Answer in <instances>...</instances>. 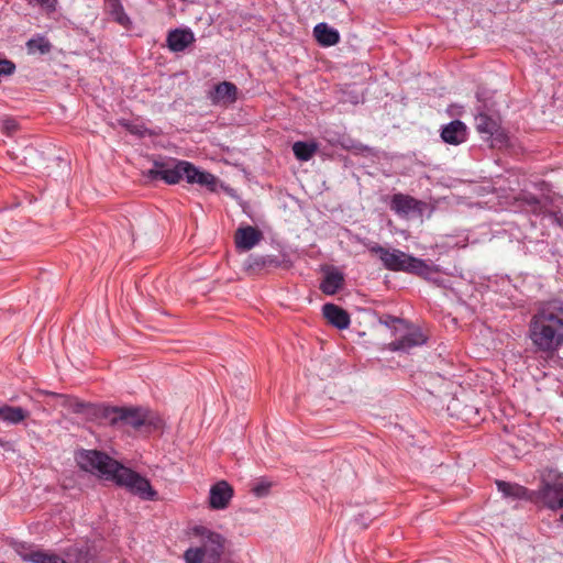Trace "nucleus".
Segmentation results:
<instances>
[{
    "mask_svg": "<svg viewBox=\"0 0 563 563\" xmlns=\"http://www.w3.org/2000/svg\"><path fill=\"white\" fill-rule=\"evenodd\" d=\"M76 460L80 468L115 482L141 499L154 500L157 497V492L152 487L147 478L119 464L101 452L82 451L77 454Z\"/></svg>",
    "mask_w": 563,
    "mask_h": 563,
    "instance_id": "nucleus-1",
    "label": "nucleus"
},
{
    "mask_svg": "<svg viewBox=\"0 0 563 563\" xmlns=\"http://www.w3.org/2000/svg\"><path fill=\"white\" fill-rule=\"evenodd\" d=\"M528 338L538 353L553 355L563 346V300L539 305L529 321Z\"/></svg>",
    "mask_w": 563,
    "mask_h": 563,
    "instance_id": "nucleus-2",
    "label": "nucleus"
},
{
    "mask_svg": "<svg viewBox=\"0 0 563 563\" xmlns=\"http://www.w3.org/2000/svg\"><path fill=\"white\" fill-rule=\"evenodd\" d=\"M191 536L196 544L184 552L185 563H222L227 549V538L209 527H192Z\"/></svg>",
    "mask_w": 563,
    "mask_h": 563,
    "instance_id": "nucleus-3",
    "label": "nucleus"
},
{
    "mask_svg": "<svg viewBox=\"0 0 563 563\" xmlns=\"http://www.w3.org/2000/svg\"><path fill=\"white\" fill-rule=\"evenodd\" d=\"M148 179H163L169 185L180 181L183 177L189 184H198L214 191L217 188V177L211 173L198 169L194 164L186 161H178L173 164L155 163L154 168L146 172Z\"/></svg>",
    "mask_w": 563,
    "mask_h": 563,
    "instance_id": "nucleus-4",
    "label": "nucleus"
},
{
    "mask_svg": "<svg viewBox=\"0 0 563 563\" xmlns=\"http://www.w3.org/2000/svg\"><path fill=\"white\" fill-rule=\"evenodd\" d=\"M371 253L378 255L384 267L393 272H406L415 274L424 279H431L432 275L438 273L434 265L428 264L426 261L409 255L397 249H386L378 244L367 246Z\"/></svg>",
    "mask_w": 563,
    "mask_h": 563,
    "instance_id": "nucleus-5",
    "label": "nucleus"
},
{
    "mask_svg": "<svg viewBox=\"0 0 563 563\" xmlns=\"http://www.w3.org/2000/svg\"><path fill=\"white\" fill-rule=\"evenodd\" d=\"M533 500L540 501L551 510L561 509L563 506V475L550 472L542 479L538 492H532Z\"/></svg>",
    "mask_w": 563,
    "mask_h": 563,
    "instance_id": "nucleus-6",
    "label": "nucleus"
},
{
    "mask_svg": "<svg viewBox=\"0 0 563 563\" xmlns=\"http://www.w3.org/2000/svg\"><path fill=\"white\" fill-rule=\"evenodd\" d=\"M106 416L112 423L122 421L135 429L145 424H154V417L140 408H109L106 410Z\"/></svg>",
    "mask_w": 563,
    "mask_h": 563,
    "instance_id": "nucleus-7",
    "label": "nucleus"
},
{
    "mask_svg": "<svg viewBox=\"0 0 563 563\" xmlns=\"http://www.w3.org/2000/svg\"><path fill=\"white\" fill-rule=\"evenodd\" d=\"M427 203L405 194H395L390 199V209L400 217L422 216Z\"/></svg>",
    "mask_w": 563,
    "mask_h": 563,
    "instance_id": "nucleus-8",
    "label": "nucleus"
},
{
    "mask_svg": "<svg viewBox=\"0 0 563 563\" xmlns=\"http://www.w3.org/2000/svg\"><path fill=\"white\" fill-rule=\"evenodd\" d=\"M233 497L232 486L225 482L220 481L211 486L209 493V506L211 509L222 510L225 509Z\"/></svg>",
    "mask_w": 563,
    "mask_h": 563,
    "instance_id": "nucleus-9",
    "label": "nucleus"
},
{
    "mask_svg": "<svg viewBox=\"0 0 563 563\" xmlns=\"http://www.w3.org/2000/svg\"><path fill=\"white\" fill-rule=\"evenodd\" d=\"M263 239V233L255 227H240L234 235V243L239 251H250Z\"/></svg>",
    "mask_w": 563,
    "mask_h": 563,
    "instance_id": "nucleus-10",
    "label": "nucleus"
},
{
    "mask_svg": "<svg viewBox=\"0 0 563 563\" xmlns=\"http://www.w3.org/2000/svg\"><path fill=\"white\" fill-rule=\"evenodd\" d=\"M441 137L448 144L460 145L467 139L466 125L460 120H454L442 128Z\"/></svg>",
    "mask_w": 563,
    "mask_h": 563,
    "instance_id": "nucleus-11",
    "label": "nucleus"
},
{
    "mask_svg": "<svg viewBox=\"0 0 563 563\" xmlns=\"http://www.w3.org/2000/svg\"><path fill=\"white\" fill-rule=\"evenodd\" d=\"M238 88L230 81H222L214 86L209 92V99L212 103H233L236 100Z\"/></svg>",
    "mask_w": 563,
    "mask_h": 563,
    "instance_id": "nucleus-12",
    "label": "nucleus"
},
{
    "mask_svg": "<svg viewBox=\"0 0 563 563\" xmlns=\"http://www.w3.org/2000/svg\"><path fill=\"white\" fill-rule=\"evenodd\" d=\"M322 312L328 322L334 325L335 328L341 330L349 328L351 322L350 316L344 309L340 308L339 306L333 303H325L322 307Z\"/></svg>",
    "mask_w": 563,
    "mask_h": 563,
    "instance_id": "nucleus-13",
    "label": "nucleus"
},
{
    "mask_svg": "<svg viewBox=\"0 0 563 563\" xmlns=\"http://www.w3.org/2000/svg\"><path fill=\"white\" fill-rule=\"evenodd\" d=\"M195 42L190 30H174L168 33L167 44L173 52H183Z\"/></svg>",
    "mask_w": 563,
    "mask_h": 563,
    "instance_id": "nucleus-14",
    "label": "nucleus"
},
{
    "mask_svg": "<svg viewBox=\"0 0 563 563\" xmlns=\"http://www.w3.org/2000/svg\"><path fill=\"white\" fill-rule=\"evenodd\" d=\"M313 36L316 41L323 47L336 45L340 42V33L338 30L329 26L327 23H318L313 27Z\"/></svg>",
    "mask_w": 563,
    "mask_h": 563,
    "instance_id": "nucleus-15",
    "label": "nucleus"
},
{
    "mask_svg": "<svg viewBox=\"0 0 563 563\" xmlns=\"http://www.w3.org/2000/svg\"><path fill=\"white\" fill-rule=\"evenodd\" d=\"M424 342L426 336L423 333L418 329H413L389 345L393 351H409L415 346L422 345Z\"/></svg>",
    "mask_w": 563,
    "mask_h": 563,
    "instance_id": "nucleus-16",
    "label": "nucleus"
},
{
    "mask_svg": "<svg viewBox=\"0 0 563 563\" xmlns=\"http://www.w3.org/2000/svg\"><path fill=\"white\" fill-rule=\"evenodd\" d=\"M498 490L505 496L514 499L533 500V494L523 486L504 481L496 482Z\"/></svg>",
    "mask_w": 563,
    "mask_h": 563,
    "instance_id": "nucleus-17",
    "label": "nucleus"
},
{
    "mask_svg": "<svg viewBox=\"0 0 563 563\" xmlns=\"http://www.w3.org/2000/svg\"><path fill=\"white\" fill-rule=\"evenodd\" d=\"M344 276L336 269L329 271L320 284V290L325 295H334L343 286Z\"/></svg>",
    "mask_w": 563,
    "mask_h": 563,
    "instance_id": "nucleus-18",
    "label": "nucleus"
},
{
    "mask_svg": "<svg viewBox=\"0 0 563 563\" xmlns=\"http://www.w3.org/2000/svg\"><path fill=\"white\" fill-rule=\"evenodd\" d=\"M29 417V411L21 407L0 405V419L9 424H18Z\"/></svg>",
    "mask_w": 563,
    "mask_h": 563,
    "instance_id": "nucleus-19",
    "label": "nucleus"
},
{
    "mask_svg": "<svg viewBox=\"0 0 563 563\" xmlns=\"http://www.w3.org/2000/svg\"><path fill=\"white\" fill-rule=\"evenodd\" d=\"M318 146L316 143L295 142L292 145V152L298 161L307 162L317 152Z\"/></svg>",
    "mask_w": 563,
    "mask_h": 563,
    "instance_id": "nucleus-20",
    "label": "nucleus"
},
{
    "mask_svg": "<svg viewBox=\"0 0 563 563\" xmlns=\"http://www.w3.org/2000/svg\"><path fill=\"white\" fill-rule=\"evenodd\" d=\"M23 560L33 563H66L65 560H63L60 556L43 551H33L31 553L24 554Z\"/></svg>",
    "mask_w": 563,
    "mask_h": 563,
    "instance_id": "nucleus-21",
    "label": "nucleus"
},
{
    "mask_svg": "<svg viewBox=\"0 0 563 563\" xmlns=\"http://www.w3.org/2000/svg\"><path fill=\"white\" fill-rule=\"evenodd\" d=\"M110 14L115 22L122 26H129L131 24L130 18L124 12V9L119 0H108Z\"/></svg>",
    "mask_w": 563,
    "mask_h": 563,
    "instance_id": "nucleus-22",
    "label": "nucleus"
},
{
    "mask_svg": "<svg viewBox=\"0 0 563 563\" xmlns=\"http://www.w3.org/2000/svg\"><path fill=\"white\" fill-rule=\"evenodd\" d=\"M476 129L479 133L493 135L497 131V123L487 114H479L475 119Z\"/></svg>",
    "mask_w": 563,
    "mask_h": 563,
    "instance_id": "nucleus-23",
    "label": "nucleus"
},
{
    "mask_svg": "<svg viewBox=\"0 0 563 563\" xmlns=\"http://www.w3.org/2000/svg\"><path fill=\"white\" fill-rule=\"evenodd\" d=\"M26 47H27L29 53H31V54L36 53V52L45 54V53L49 52L51 44L45 37L38 36L35 38L29 40L26 42Z\"/></svg>",
    "mask_w": 563,
    "mask_h": 563,
    "instance_id": "nucleus-24",
    "label": "nucleus"
},
{
    "mask_svg": "<svg viewBox=\"0 0 563 563\" xmlns=\"http://www.w3.org/2000/svg\"><path fill=\"white\" fill-rule=\"evenodd\" d=\"M53 395L60 397L63 399V405L65 407H68L69 409H71L74 412H77V413L82 412L84 409L86 408V404L78 400L77 398H70V397H66L63 395H56V394H53Z\"/></svg>",
    "mask_w": 563,
    "mask_h": 563,
    "instance_id": "nucleus-25",
    "label": "nucleus"
},
{
    "mask_svg": "<svg viewBox=\"0 0 563 563\" xmlns=\"http://www.w3.org/2000/svg\"><path fill=\"white\" fill-rule=\"evenodd\" d=\"M15 64L9 59H0V78L8 77L14 74Z\"/></svg>",
    "mask_w": 563,
    "mask_h": 563,
    "instance_id": "nucleus-26",
    "label": "nucleus"
},
{
    "mask_svg": "<svg viewBox=\"0 0 563 563\" xmlns=\"http://www.w3.org/2000/svg\"><path fill=\"white\" fill-rule=\"evenodd\" d=\"M18 130V123L13 119H5L3 121V131L7 135H12Z\"/></svg>",
    "mask_w": 563,
    "mask_h": 563,
    "instance_id": "nucleus-27",
    "label": "nucleus"
},
{
    "mask_svg": "<svg viewBox=\"0 0 563 563\" xmlns=\"http://www.w3.org/2000/svg\"><path fill=\"white\" fill-rule=\"evenodd\" d=\"M527 203L529 205L530 207V210L534 213H538L541 211V205H540V201L533 197V196H529L527 198H525Z\"/></svg>",
    "mask_w": 563,
    "mask_h": 563,
    "instance_id": "nucleus-28",
    "label": "nucleus"
},
{
    "mask_svg": "<svg viewBox=\"0 0 563 563\" xmlns=\"http://www.w3.org/2000/svg\"><path fill=\"white\" fill-rule=\"evenodd\" d=\"M268 487H269L268 485H264V484L256 485V486L252 489V492H253L256 496L261 497V496H263V495H265V494L267 493Z\"/></svg>",
    "mask_w": 563,
    "mask_h": 563,
    "instance_id": "nucleus-29",
    "label": "nucleus"
},
{
    "mask_svg": "<svg viewBox=\"0 0 563 563\" xmlns=\"http://www.w3.org/2000/svg\"><path fill=\"white\" fill-rule=\"evenodd\" d=\"M35 1L41 7L47 8L49 10H55L56 0H35Z\"/></svg>",
    "mask_w": 563,
    "mask_h": 563,
    "instance_id": "nucleus-30",
    "label": "nucleus"
},
{
    "mask_svg": "<svg viewBox=\"0 0 563 563\" xmlns=\"http://www.w3.org/2000/svg\"><path fill=\"white\" fill-rule=\"evenodd\" d=\"M561 509H563V506L561 507ZM560 520L563 522V514L561 515Z\"/></svg>",
    "mask_w": 563,
    "mask_h": 563,
    "instance_id": "nucleus-31",
    "label": "nucleus"
}]
</instances>
